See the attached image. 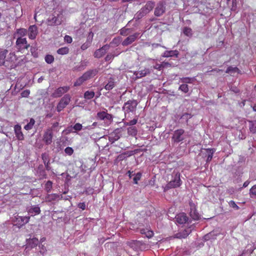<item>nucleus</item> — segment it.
<instances>
[{
    "label": "nucleus",
    "mask_w": 256,
    "mask_h": 256,
    "mask_svg": "<svg viewBox=\"0 0 256 256\" xmlns=\"http://www.w3.org/2000/svg\"><path fill=\"white\" fill-rule=\"evenodd\" d=\"M30 47V44H28L26 38H17L16 42V48L18 51L24 52L26 50H28Z\"/></svg>",
    "instance_id": "7ed1b4c3"
},
{
    "label": "nucleus",
    "mask_w": 256,
    "mask_h": 256,
    "mask_svg": "<svg viewBox=\"0 0 256 256\" xmlns=\"http://www.w3.org/2000/svg\"><path fill=\"white\" fill-rule=\"evenodd\" d=\"M188 220V217L184 212L180 213L176 216V221L179 224H184L186 223Z\"/></svg>",
    "instance_id": "4468645a"
},
{
    "label": "nucleus",
    "mask_w": 256,
    "mask_h": 256,
    "mask_svg": "<svg viewBox=\"0 0 256 256\" xmlns=\"http://www.w3.org/2000/svg\"><path fill=\"white\" fill-rule=\"evenodd\" d=\"M184 132V130L182 128L176 130L172 138V141L175 143H178L184 140L183 137Z\"/></svg>",
    "instance_id": "6e6552de"
},
{
    "label": "nucleus",
    "mask_w": 256,
    "mask_h": 256,
    "mask_svg": "<svg viewBox=\"0 0 256 256\" xmlns=\"http://www.w3.org/2000/svg\"><path fill=\"white\" fill-rule=\"evenodd\" d=\"M250 130L251 132L254 134L256 132V124L250 122Z\"/></svg>",
    "instance_id": "de8ad7c7"
},
{
    "label": "nucleus",
    "mask_w": 256,
    "mask_h": 256,
    "mask_svg": "<svg viewBox=\"0 0 256 256\" xmlns=\"http://www.w3.org/2000/svg\"><path fill=\"white\" fill-rule=\"evenodd\" d=\"M52 183L51 181L48 180L46 184L45 189L48 192H49L52 188Z\"/></svg>",
    "instance_id": "ea45409f"
},
{
    "label": "nucleus",
    "mask_w": 256,
    "mask_h": 256,
    "mask_svg": "<svg viewBox=\"0 0 256 256\" xmlns=\"http://www.w3.org/2000/svg\"><path fill=\"white\" fill-rule=\"evenodd\" d=\"M139 34V33L136 32L133 34L129 36L122 42V45L123 46H127L132 44L138 38Z\"/></svg>",
    "instance_id": "f8f14e48"
},
{
    "label": "nucleus",
    "mask_w": 256,
    "mask_h": 256,
    "mask_svg": "<svg viewBox=\"0 0 256 256\" xmlns=\"http://www.w3.org/2000/svg\"><path fill=\"white\" fill-rule=\"evenodd\" d=\"M115 86V81L113 78H110L108 80V83L105 85L104 88L106 90H112Z\"/></svg>",
    "instance_id": "a878e982"
},
{
    "label": "nucleus",
    "mask_w": 256,
    "mask_h": 256,
    "mask_svg": "<svg viewBox=\"0 0 256 256\" xmlns=\"http://www.w3.org/2000/svg\"><path fill=\"white\" fill-rule=\"evenodd\" d=\"M154 68L155 69H157V70H161L163 68L162 66V64H157L154 67Z\"/></svg>",
    "instance_id": "0e129e2a"
},
{
    "label": "nucleus",
    "mask_w": 256,
    "mask_h": 256,
    "mask_svg": "<svg viewBox=\"0 0 256 256\" xmlns=\"http://www.w3.org/2000/svg\"><path fill=\"white\" fill-rule=\"evenodd\" d=\"M112 116L110 114H109L107 112H106V117H104V119H106L108 120H110L112 119Z\"/></svg>",
    "instance_id": "338daca9"
},
{
    "label": "nucleus",
    "mask_w": 256,
    "mask_h": 256,
    "mask_svg": "<svg viewBox=\"0 0 256 256\" xmlns=\"http://www.w3.org/2000/svg\"><path fill=\"white\" fill-rule=\"evenodd\" d=\"M64 40L68 44H70L72 42V38L68 35H66L64 36Z\"/></svg>",
    "instance_id": "13d9d810"
},
{
    "label": "nucleus",
    "mask_w": 256,
    "mask_h": 256,
    "mask_svg": "<svg viewBox=\"0 0 256 256\" xmlns=\"http://www.w3.org/2000/svg\"><path fill=\"white\" fill-rule=\"evenodd\" d=\"M162 66L163 68L166 66H170V64L168 62H162Z\"/></svg>",
    "instance_id": "774afa93"
},
{
    "label": "nucleus",
    "mask_w": 256,
    "mask_h": 256,
    "mask_svg": "<svg viewBox=\"0 0 256 256\" xmlns=\"http://www.w3.org/2000/svg\"><path fill=\"white\" fill-rule=\"evenodd\" d=\"M70 88L68 86H64L58 88L52 94V96L54 98L61 96L64 94L68 92Z\"/></svg>",
    "instance_id": "ddd939ff"
},
{
    "label": "nucleus",
    "mask_w": 256,
    "mask_h": 256,
    "mask_svg": "<svg viewBox=\"0 0 256 256\" xmlns=\"http://www.w3.org/2000/svg\"><path fill=\"white\" fill-rule=\"evenodd\" d=\"M115 56L114 54H108L106 55V56L105 58V60L106 62H109L112 60Z\"/></svg>",
    "instance_id": "6e6d98bb"
},
{
    "label": "nucleus",
    "mask_w": 256,
    "mask_h": 256,
    "mask_svg": "<svg viewBox=\"0 0 256 256\" xmlns=\"http://www.w3.org/2000/svg\"><path fill=\"white\" fill-rule=\"evenodd\" d=\"M138 103L135 100H129L125 102L123 107L125 113L134 112L136 110Z\"/></svg>",
    "instance_id": "0eeeda50"
},
{
    "label": "nucleus",
    "mask_w": 256,
    "mask_h": 256,
    "mask_svg": "<svg viewBox=\"0 0 256 256\" xmlns=\"http://www.w3.org/2000/svg\"><path fill=\"white\" fill-rule=\"evenodd\" d=\"M71 96L69 94H65L60 100L57 106V111L60 112L65 108L70 103Z\"/></svg>",
    "instance_id": "39448f33"
},
{
    "label": "nucleus",
    "mask_w": 256,
    "mask_h": 256,
    "mask_svg": "<svg viewBox=\"0 0 256 256\" xmlns=\"http://www.w3.org/2000/svg\"><path fill=\"white\" fill-rule=\"evenodd\" d=\"M58 126H59V124L58 122H54L50 128L52 129V132L54 131V132H58L60 130Z\"/></svg>",
    "instance_id": "79ce46f5"
},
{
    "label": "nucleus",
    "mask_w": 256,
    "mask_h": 256,
    "mask_svg": "<svg viewBox=\"0 0 256 256\" xmlns=\"http://www.w3.org/2000/svg\"><path fill=\"white\" fill-rule=\"evenodd\" d=\"M173 179L172 180L164 187V191L166 192L169 189L179 187L181 184V180L180 178V174L178 172H174L172 174Z\"/></svg>",
    "instance_id": "f03ea898"
},
{
    "label": "nucleus",
    "mask_w": 256,
    "mask_h": 256,
    "mask_svg": "<svg viewBox=\"0 0 256 256\" xmlns=\"http://www.w3.org/2000/svg\"><path fill=\"white\" fill-rule=\"evenodd\" d=\"M85 65H84L82 64L79 66H76L74 68V70H77V71H80L82 70H84L85 68Z\"/></svg>",
    "instance_id": "bf43d9fd"
},
{
    "label": "nucleus",
    "mask_w": 256,
    "mask_h": 256,
    "mask_svg": "<svg viewBox=\"0 0 256 256\" xmlns=\"http://www.w3.org/2000/svg\"><path fill=\"white\" fill-rule=\"evenodd\" d=\"M16 57L17 56L14 52H10L6 57L5 66L10 67V68H16V65L15 64Z\"/></svg>",
    "instance_id": "423d86ee"
},
{
    "label": "nucleus",
    "mask_w": 256,
    "mask_h": 256,
    "mask_svg": "<svg viewBox=\"0 0 256 256\" xmlns=\"http://www.w3.org/2000/svg\"><path fill=\"white\" fill-rule=\"evenodd\" d=\"M179 55V52L177 50H166L163 54V56L166 58L175 56L178 58Z\"/></svg>",
    "instance_id": "b1692460"
},
{
    "label": "nucleus",
    "mask_w": 256,
    "mask_h": 256,
    "mask_svg": "<svg viewBox=\"0 0 256 256\" xmlns=\"http://www.w3.org/2000/svg\"><path fill=\"white\" fill-rule=\"evenodd\" d=\"M206 150L208 153L206 158V162H208L212 160L214 150V149L210 148L206 149Z\"/></svg>",
    "instance_id": "c756f323"
},
{
    "label": "nucleus",
    "mask_w": 256,
    "mask_h": 256,
    "mask_svg": "<svg viewBox=\"0 0 256 256\" xmlns=\"http://www.w3.org/2000/svg\"><path fill=\"white\" fill-rule=\"evenodd\" d=\"M39 244V240L38 238H29L27 240V244L28 246L31 248H34L36 247Z\"/></svg>",
    "instance_id": "393cba45"
},
{
    "label": "nucleus",
    "mask_w": 256,
    "mask_h": 256,
    "mask_svg": "<svg viewBox=\"0 0 256 256\" xmlns=\"http://www.w3.org/2000/svg\"><path fill=\"white\" fill-rule=\"evenodd\" d=\"M26 62V60L24 58H22V56L20 57H16V67L22 66Z\"/></svg>",
    "instance_id": "c9c22d12"
},
{
    "label": "nucleus",
    "mask_w": 256,
    "mask_h": 256,
    "mask_svg": "<svg viewBox=\"0 0 256 256\" xmlns=\"http://www.w3.org/2000/svg\"><path fill=\"white\" fill-rule=\"evenodd\" d=\"M69 52V48L68 47H62L57 50V53L59 54L64 55L68 54Z\"/></svg>",
    "instance_id": "72a5a7b5"
},
{
    "label": "nucleus",
    "mask_w": 256,
    "mask_h": 256,
    "mask_svg": "<svg viewBox=\"0 0 256 256\" xmlns=\"http://www.w3.org/2000/svg\"><path fill=\"white\" fill-rule=\"evenodd\" d=\"M226 72L227 74H232L235 72L238 74H241V71L237 67H232L230 66L227 68Z\"/></svg>",
    "instance_id": "bb28decb"
},
{
    "label": "nucleus",
    "mask_w": 256,
    "mask_h": 256,
    "mask_svg": "<svg viewBox=\"0 0 256 256\" xmlns=\"http://www.w3.org/2000/svg\"><path fill=\"white\" fill-rule=\"evenodd\" d=\"M250 194L252 198V196H256V184L252 187L250 190Z\"/></svg>",
    "instance_id": "09e8293b"
},
{
    "label": "nucleus",
    "mask_w": 256,
    "mask_h": 256,
    "mask_svg": "<svg viewBox=\"0 0 256 256\" xmlns=\"http://www.w3.org/2000/svg\"><path fill=\"white\" fill-rule=\"evenodd\" d=\"M190 216L192 219L194 220H198L200 218V216L198 212L196 210L195 204L192 202H190Z\"/></svg>",
    "instance_id": "2eb2a0df"
},
{
    "label": "nucleus",
    "mask_w": 256,
    "mask_h": 256,
    "mask_svg": "<svg viewBox=\"0 0 256 256\" xmlns=\"http://www.w3.org/2000/svg\"><path fill=\"white\" fill-rule=\"evenodd\" d=\"M190 232V230L188 229L184 230L180 232L174 234V237L177 238H186Z\"/></svg>",
    "instance_id": "6ab92c4d"
},
{
    "label": "nucleus",
    "mask_w": 256,
    "mask_h": 256,
    "mask_svg": "<svg viewBox=\"0 0 256 256\" xmlns=\"http://www.w3.org/2000/svg\"><path fill=\"white\" fill-rule=\"evenodd\" d=\"M28 34V30L24 28H20L16 30L14 33V36H17L18 38H24V36H26Z\"/></svg>",
    "instance_id": "4be33fe9"
},
{
    "label": "nucleus",
    "mask_w": 256,
    "mask_h": 256,
    "mask_svg": "<svg viewBox=\"0 0 256 256\" xmlns=\"http://www.w3.org/2000/svg\"><path fill=\"white\" fill-rule=\"evenodd\" d=\"M59 197V196L57 194H52V195H49L48 196V200H54L56 198H58Z\"/></svg>",
    "instance_id": "864d4df0"
},
{
    "label": "nucleus",
    "mask_w": 256,
    "mask_h": 256,
    "mask_svg": "<svg viewBox=\"0 0 256 256\" xmlns=\"http://www.w3.org/2000/svg\"><path fill=\"white\" fill-rule=\"evenodd\" d=\"M98 70L97 68L90 70L85 72L81 76L78 78L74 82V86H80L84 82L94 78L97 74Z\"/></svg>",
    "instance_id": "f257e3e1"
},
{
    "label": "nucleus",
    "mask_w": 256,
    "mask_h": 256,
    "mask_svg": "<svg viewBox=\"0 0 256 256\" xmlns=\"http://www.w3.org/2000/svg\"><path fill=\"white\" fill-rule=\"evenodd\" d=\"M94 190L92 188H88L84 192V193L87 195L92 194L94 193Z\"/></svg>",
    "instance_id": "3c124183"
},
{
    "label": "nucleus",
    "mask_w": 256,
    "mask_h": 256,
    "mask_svg": "<svg viewBox=\"0 0 256 256\" xmlns=\"http://www.w3.org/2000/svg\"><path fill=\"white\" fill-rule=\"evenodd\" d=\"M166 3L164 0L158 2L154 8V16L157 17L162 16L166 11Z\"/></svg>",
    "instance_id": "20e7f679"
},
{
    "label": "nucleus",
    "mask_w": 256,
    "mask_h": 256,
    "mask_svg": "<svg viewBox=\"0 0 256 256\" xmlns=\"http://www.w3.org/2000/svg\"><path fill=\"white\" fill-rule=\"evenodd\" d=\"M28 38L31 40H34L38 34V28L36 25L30 26L28 28Z\"/></svg>",
    "instance_id": "dca6fc26"
},
{
    "label": "nucleus",
    "mask_w": 256,
    "mask_h": 256,
    "mask_svg": "<svg viewBox=\"0 0 256 256\" xmlns=\"http://www.w3.org/2000/svg\"><path fill=\"white\" fill-rule=\"evenodd\" d=\"M130 30V28H126L124 27L122 28L120 30V34L123 36H126L128 34L129 32H128Z\"/></svg>",
    "instance_id": "4c0bfd02"
},
{
    "label": "nucleus",
    "mask_w": 256,
    "mask_h": 256,
    "mask_svg": "<svg viewBox=\"0 0 256 256\" xmlns=\"http://www.w3.org/2000/svg\"><path fill=\"white\" fill-rule=\"evenodd\" d=\"M192 117V116L190 114L184 113L181 116V118H184L186 120V122H188V120Z\"/></svg>",
    "instance_id": "8fccbe9b"
},
{
    "label": "nucleus",
    "mask_w": 256,
    "mask_h": 256,
    "mask_svg": "<svg viewBox=\"0 0 256 256\" xmlns=\"http://www.w3.org/2000/svg\"><path fill=\"white\" fill-rule=\"evenodd\" d=\"M154 2L152 1L148 2L145 6L141 8L140 13H142L143 16L146 15L154 8Z\"/></svg>",
    "instance_id": "9b49d317"
},
{
    "label": "nucleus",
    "mask_w": 256,
    "mask_h": 256,
    "mask_svg": "<svg viewBox=\"0 0 256 256\" xmlns=\"http://www.w3.org/2000/svg\"><path fill=\"white\" fill-rule=\"evenodd\" d=\"M106 112H99L97 114V117L101 120H103L104 119V117H106Z\"/></svg>",
    "instance_id": "49530a36"
},
{
    "label": "nucleus",
    "mask_w": 256,
    "mask_h": 256,
    "mask_svg": "<svg viewBox=\"0 0 256 256\" xmlns=\"http://www.w3.org/2000/svg\"><path fill=\"white\" fill-rule=\"evenodd\" d=\"M183 33L188 37H191L193 34L192 29L188 27H184V28Z\"/></svg>",
    "instance_id": "f704fd0d"
},
{
    "label": "nucleus",
    "mask_w": 256,
    "mask_h": 256,
    "mask_svg": "<svg viewBox=\"0 0 256 256\" xmlns=\"http://www.w3.org/2000/svg\"><path fill=\"white\" fill-rule=\"evenodd\" d=\"M145 230H142V234H146V236L148 238H151L153 236H154V232L152 230H147L146 232H144Z\"/></svg>",
    "instance_id": "37998d69"
},
{
    "label": "nucleus",
    "mask_w": 256,
    "mask_h": 256,
    "mask_svg": "<svg viewBox=\"0 0 256 256\" xmlns=\"http://www.w3.org/2000/svg\"><path fill=\"white\" fill-rule=\"evenodd\" d=\"M53 134L52 128H48L43 136V140L46 145H49L52 142Z\"/></svg>",
    "instance_id": "1a4fd4ad"
},
{
    "label": "nucleus",
    "mask_w": 256,
    "mask_h": 256,
    "mask_svg": "<svg viewBox=\"0 0 256 256\" xmlns=\"http://www.w3.org/2000/svg\"><path fill=\"white\" fill-rule=\"evenodd\" d=\"M142 176L140 172H138L134 178V182L135 184H137L138 180H140Z\"/></svg>",
    "instance_id": "a18cd8bd"
},
{
    "label": "nucleus",
    "mask_w": 256,
    "mask_h": 256,
    "mask_svg": "<svg viewBox=\"0 0 256 256\" xmlns=\"http://www.w3.org/2000/svg\"><path fill=\"white\" fill-rule=\"evenodd\" d=\"M42 158L43 160L44 163L45 165L46 168L47 170H50L49 167V160L48 155L44 153L42 154Z\"/></svg>",
    "instance_id": "c85d7f7f"
},
{
    "label": "nucleus",
    "mask_w": 256,
    "mask_h": 256,
    "mask_svg": "<svg viewBox=\"0 0 256 256\" xmlns=\"http://www.w3.org/2000/svg\"><path fill=\"white\" fill-rule=\"evenodd\" d=\"M190 79L189 78H184L182 79L184 82L189 83L190 82Z\"/></svg>",
    "instance_id": "69168bd1"
},
{
    "label": "nucleus",
    "mask_w": 256,
    "mask_h": 256,
    "mask_svg": "<svg viewBox=\"0 0 256 256\" xmlns=\"http://www.w3.org/2000/svg\"><path fill=\"white\" fill-rule=\"evenodd\" d=\"M138 120L136 119H133L132 120H130L129 122H128L125 124L126 126H132L136 124L137 123Z\"/></svg>",
    "instance_id": "4d7b16f0"
},
{
    "label": "nucleus",
    "mask_w": 256,
    "mask_h": 256,
    "mask_svg": "<svg viewBox=\"0 0 256 256\" xmlns=\"http://www.w3.org/2000/svg\"><path fill=\"white\" fill-rule=\"evenodd\" d=\"M44 59L46 63L50 64L54 62V58L52 55L47 54L46 56Z\"/></svg>",
    "instance_id": "e433bc0d"
},
{
    "label": "nucleus",
    "mask_w": 256,
    "mask_h": 256,
    "mask_svg": "<svg viewBox=\"0 0 256 256\" xmlns=\"http://www.w3.org/2000/svg\"><path fill=\"white\" fill-rule=\"evenodd\" d=\"M90 46V43L89 42H85L81 46V49L82 50H86Z\"/></svg>",
    "instance_id": "e2e57ef3"
},
{
    "label": "nucleus",
    "mask_w": 256,
    "mask_h": 256,
    "mask_svg": "<svg viewBox=\"0 0 256 256\" xmlns=\"http://www.w3.org/2000/svg\"><path fill=\"white\" fill-rule=\"evenodd\" d=\"M39 247L40 248V252L42 254H44L45 252L46 251V248L42 244L41 246H39Z\"/></svg>",
    "instance_id": "052dcab7"
},
{
    "label": "nucleus",
    "mask_w": 256,
    "mask_h": 256,
    "mask_svg": "<svg viewBox=\"0 0 256 256\" xmlns=\"http://www.w3.org/2000/svg\"><path fill=\"white\" fill-rule=\"evenodd\" d=\"M228 204L230 207L233 208L236 210H238L240 209V207L236 204V202L234 200H230L228 202Z\"/></svg>",
    "instance_id": "a19ab883"
},
{
    "label": "nucleus",
    "mask_w": 256,
    "mask_h": 256,
    "mask_svg": "<svg viewBox=\"0 0 256 256\" xmlns=\"http://www.w3.org/2000/svg\"><path fill=\"white\" fill-rule=\"evenodd\" d=\"M30 218V216H18L17 217H16L17 224L20 226H24L28 222Z\"/></svg>",
    "instance_id": "a211bd4d"
},
{
    "label": "nucleus",
    "mask_w": 256,
    "mask_h": 256,
    "mask_svg": "<svg viewBox=\"0 0 256 256\" xmlns=\"http://www.w3.org/2000/svg\"><path fill=\"white\" fill-rule=\"evenodd\" d=\"M14 130L16 138L20 140H22L24 139V136L22 132V128L20 126L16 124L14 127Z\"/></svg>",
    "instance_id": "f3484780"
},
{
    "label": "nucleus",
    "mask_w": 256,
    "mask_h": 256,
    "mask_svg": "<svg viewBox=\"0 0 256 256\" xmlns=\"http://www.w3.org/2000/svg\"><path fill=\"white\" fill-rule=\"evenodd\" d=\"M8 50L6 49L0 52V66H5Z\"/></svg>",
    "instance_id": "aec40b11"
},
{
    "label": "nucleus",
    "mask_w": 256,
    "mask_h": 256,
    "mask_svg": "<svg viewBox=\"0 0 256 256\" xmlns=\"http://www.w3.org/2000/svg\"><path fill=\"white\" fill-rule=\"evenodd\" d=\"M64 152L68 156H71L74 153V150L71 147H66L64 149Z\"/></svg>",
    "instance_id": "c03bdc74"
},
{
    "label": "nucleus",
    "mask_w": 256,
    "mask_h": 256,
    "mask_svg": "<svg viewBox=\"0 0 256 256\" xmlns=\"http://www.w3.org/2000/svg\"><path fill=\"white\" fill-rule=\"evenodd\" d=\"M94 92L87 90L84 94V98L86 100H90L94 96Z\"/></svg>",
    "instance_id": "7c9ffc66"
},
{
    "label": "nucleus",
    "mask_w": 256,
    "mask_h": 256,
    "mask_svg": "<svg viewBox=\"0 0 256 256\" xmlns=\"http://www.w3.org/2000/svg\"><path fill=\"white\" fill-rule=\"evenodd\" d=\"M179 90H181L184 93H186L188 92V87L186 84H182L179 87Z\"/></svg>",
    "instance_id": "58836bf2"
},
{
    "label": "nucleus",
    "mask_w": 256,
    "mask_h": 256,
    "mask_svg": "<svg viewBox=\"0 0 256 256\" xmlns=\"http://www.w3.org/2000/svg\"><path fill=\"white\" fill-rule=\"evenodd\" d=\"M28 212L30 216H34L40 212V210L38 206H33L28 210Z\"/></svg>",
    "instance_id": "412c9836"
},
{
    "label": "nucleus",
    "mask_w": 256,
    "mask_h": 256,
    "mask_svg": "<svg viewBox=\"0 0 256 256\" xmlns=\"http://www.w3.org/2000/svg\"><path fill=\"white\" fill-rule=\"evenodd\" d=\"M78 207L82 210H84L86 208V205L84 202H80L78 204Z\"/></svg>",
    "instance_id": "680f3d73"
},
{
    "label": "nucleus",
    "mask_w": 256,
    "mask_h": 256,
    "mask_svg": "<svg viewBox=\"0 0 256 256\" xmlns=\"http://www.w3.org/2000/svg\"><path fill=\"white\" fill-rule=\"evenodd\" d=\"M150 73V70L148 68H144V70H138L134 72V74L138 78H141L146 76Z\"/></svg>",
    "instance_id": "5701e85b"
},
{
    "label": "nucleus",
    "mask_w": 256,
    "mask_h": 256,
    "mask_svg": "<svg viewBox=\"0 0 256 256\" xmlns=\"http://www.w3.org/2000/svg\"><path fill=\"white\" fill-rule=\"evenodd\" d=\"M137 129L136 126H130L128 128V133L132 136H135L137 134Z\"/></svg>",
    "instance_id": "2f4dec72"
},
{
    "label": "nucleus",
    "mask_w": 256,
    "mask_h": 256,
    "mask_svg": "<svg viewBox=\"0 0 256 256\" xmlns=\"http://www.w3.org/2000/svg\"><path fill=\"white\" fill-rule=\"evenodd\" d=\"M82 124L80 123H76L73 126V128L76 131L80 130L82 129Z\"/></svg>",
    "instance_id": "603ef678"
},
{
    "label": "nucleus",
    "mask_w": 256,
    "mask_h": 256,
    "mask_svg": "<svg viewBox=\"0 0 256 256\" xmlns=\"http://www.w3.org/2000/svg\"><path fill=\"white\" fill-rule=\"evenodd\" d=\"M122 38L120 36H117L114 38L112 41L110 42V46H118L122 42Z\"/></svg>",
    "instance_id": "cd10ccee"
},
{
    "label": "nucleus",
    "mask_w": 256,
    "mask_h": 256,
    "mask_svg": "<svg viewBox=\"0 0 256 256\" xmlns=\"http://www.w3.org/2000/svg\"><path fill=\"white\" fill-rule=\"evenodd\" d=\"M30 94V91L28 90H26L21 92V96L23 98H27Z\"/></svg>",
    "instance_id": "5fc2aeb1"
},
{
    "label": "nucleus",
    "mask_w": 256,
    "mask_h": 256,
    "mask_svg": "<svg viewBox=\"0 0 256 256\" xmlns=\"http://www.w3.org/2000/svg\"><path fill=\"white\" fill-rule=\"evenodd\" d=\"M110 48V45L105 44L100 48L96 50L94 52V58H100L105 54L106 51Z\"/></svg>",
    "instance_id": "9d476101"
},
{
    "label": "nucleus",
    "mask_w": 256,
    "mask_h": 256,
    "mask_svg": "<svg viewBox=\"0 0 256 256\" xmlns=\"http://www.w3.org/2000/svg\"><path fill=\"white\" fill-rule=\"evenodd\" d=\"M34 124V120L32 118L30 119L29 122L24 126V128L26 130H29L32 128Z\"/></svg>",
    "instance_id": "473e14b6"
}]
</instances>
